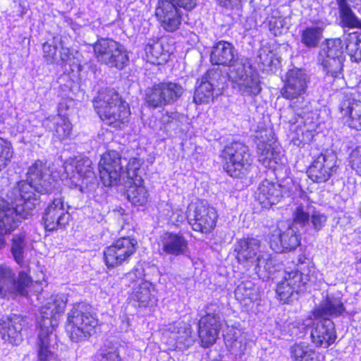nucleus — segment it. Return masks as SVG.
I'll use <instances>...</instances> for the list:
<instances>
[{
  "label": "nucleus",
  "instance_id": "obj_1",
  "mask_svg": "<svg viewBox=\"0 0 361 361\" xmlns=\"http://www.w3.org/2000/svg\"><path fill=\"white\" fill-rule=\"evenodd\" d=\"M56 184L47 162L37 160L29 167L27 180L18 182L8 194L11 202L0 197V249L6 245L5 235L16 228L22 219H27L39 204L35 192L51 193Z\"/></svg>",
  "mask_w": 361,
  "mask_h": 361
},
{
  "label": "nucleus",
  "instance_id": "obj_2",
  "mask_svg": "<svg viewBox=\"0 0 361 361\" xmlns=\"http://www.w3.org/2000/svg\"><path fill=\"white\" fill-rule=\"evenodd\" d=\"M142 163L137 157L122 159L118 152L109 151L102 156L99 162L100 180L105 187L116 185L123 180V183L129 184L127 190L129 202L135 206H144L148 201L149 194L139 174Z\"/></svg>",
  "mask_w": 361,
  "mask_h": 361
},
{
  "label": "nucleus",
  "instance_id": "obj_3",
  "mask_svg": "<svg viewBox=\"0 0 361 361\" xmlns=\"http://www.w3.org/2000/svg\"><path fill=\"white\" fill-rule=\"evenodd\" d=\"M210 61L213 65L230 67L229 73L224 75L244 98L253 99L261 92L257 72L247 58H238V52L231 43L224 40L215 43L211 50Z\"/></svg>",
  "mask_w": 361,
  "mask_h": 361
},
{
  "label": "nucleus",
  "instance_id": "obj_4",
  "mask_svg": "<svg viewBox=\"0 0 361 361\" xmlns=\"http://www.w3.org/2000/svg\"><path fill=\"white\" fill-rule=\"evenodd\" d=\"M234 252L240 265L247 270L252 269L263 281L270 279L281 269L276 255L264 250L260 240L256 238L238 240L234 245Z\"/></svg>",
  "mask_w": 361,
  "mask_h": 361
},
{
  "label": "nucleus",
  "instance_id": "obj_5",
  "mask_svg": "<svg viewBox=\"0 0 361 361\" xmlns=\"http://www.w3.org/2000/svg\"><path fill=\"white\" fill-rule=\"evenodd\" d=\"M67 303L65 295H51L41 307L38 319V361H54L56 355L51 343L55 335L53 332L58 326L59 319L64 312Z\"/></svg>",
  "mask_w": 361,
  "mask_h": 361
},
{
  "label": "nucleus",
  "instance_id": "obj_6",
  "mask_svg": "<svg viewBox=\"0 0 361 361\" xmlns=\"http://www.w3.org/2000/svg\"><path fill=\"white\" fill-rule=\"evenodd\" d=\"M93 105L103 122L114 128H122L129 121L128 104L113 89L99 91Z\"/></svg>",
  "mask_w": 361,
  "mask_h": 361
},
{
  "label": "nucleus",
  "instance_id": "obj_7",
  "mask_svg": "<svg viewBox=\"0 0 361 361\" xmlns=\"http://www.w3.org/2000/svg\"><path fill=\"white\" fill-rule=\"evenodd\" d=\"M308 82L309 78L302 69H290L286 75L281 92L283 98L291 102L290 106L298 116L295 121H290L292 123H306L305 114L310 111L309 102L305 99Z\"/></svg>",
  "mask_w": 361,
  "mask_h": 361
},
{
  "label": "nucleus",
  "instance_id": "obj_8",
  "mask_svg": "<svg viewBox=\"0 0 361 361\" xmlns=\"http://www.w3.org/2000/svg\"><path fill=\"white\" fill-rule=\"evenodd\" d=\"M68 107L67 101L60 102L58 106V114L46 117L42 122L36 120L35 114H30L28 118L21 120L23 124L18 123L17 130L22 133L31 132L39 137L42 133L35 132V128L40 123L47 130L53 132L54 137L60 140H64L70 136L72 130V125L65 114Z\"/></svg>",
  "mask_w": 361,
  "mask_h": 361
},
{
  "label": "nucleus",
  "instance_id": "obj_9",
  "mask_svg": "<svg viewBox=\"0 0 361 361\" xmlns=\"http://www.w3.org/2000/svg\"><path fill=\"white\" fill-rule=\"evenodd\" d=\"M90 310V305L79 302L68 312L66 331L73 342L87 341L95 334L98 319Z\"/></svg>",
  "mask_w": 361,
  "mask_h": 361
},
{
  "label": "nucleus",
  "instance_id": "obj_10",
  "mask_svg": "<svg viewBox=\"0 0 361 361\" xmlns=\"http://www.w3.org/2000/svg\"><path fill=\"white\" fill-rule=\"evenodd\" d=\"M92 165V161L82 155L67 159L63 167L70 181L69 186L78 188L82 193L94 192L98 186V181Z\"/></svg>",
  "mask_w": 361,
  "mask_h": 361
},
{
  "label": "nucleus",
  "instance_id": "obj_11",
  "mask_svg": "<svg viewBox=\"0 0 361 361\" xmlns=\"http://www.w3.org/2000/svg\"><path fill=\"white\" fill-rule=\"evenodd\" d=\"M259 161L266 167L276 170L279 166L284 165V157L281 147L276 143L271 129L264 128L255 135Z\"/></svg>",
  "mask_w": 361,
  "mask_h": 361
},
{
  "label": "nucleus",
  "instance_id": "obj_12",
  "mask_svg": "<svg viewBox=\"0 0 361 361\" xmlns=\"http://www.w3.org/2000/svg\"><path fill=\"white\" fill-rule=\"evenodd\" d=\"M224 171L231 177L240 178L249 171L252 159L248 147L233 141L227 145L221 152Z\"/></svg>",
  "mask_w": 361,
  "mask_h": 361
},
{
  "label": "nucleus",
  "instance_id": "obj_13",
  "mask_svg": "<svg viewBox=\"0 0 361 361\" xmlns=\"http://www.w3.org/2000/svg\"><path fill=\"white\" fill-rule=\"evenodd\" d=\"M344 44L341 38L329 39L319 51L317 61L326 76L334 79L343 78Z\"/></svg>",
  "mask_w": 361,
  "mask_h": 361
},
{
  "label": "nucleus",
  "instance_id": "obj_14",
  "mask_svg": "<svg viewBox=\"0 0 361 361\" xmlns=\"http://www.w3.org/2000/svg\"><path fill=\"white\" fill-rule=\"evenodd\" d=\"M311 271L312 269L309 268L305 269L301 274L295 270L284 271L283 279L276 287L279 300L283 303L289 302L292 298H295L299 292L304 290L306 284H314L316 278L314 277V273L310 274Z\"/></svg>",
  "mask_w": 361,
  "mask_h": 361
},
{
  "label": "nucleus",
  "instance_id": "obj_15",
  "mask_svg": "<svg viewBox=\"0 0 361 361\" xmlns=\"http://www.w3.org/2000/svg\"><path fill=\"white\" fill-rule=\"evenodd\" d=\"M184 92L178 82L164 81L154 84L145 90V102L149 106L161 108L176 102Z\"/></svg>",
  "mask_w": 361,
  "mask_h": 361
},
{
  "label": "nucleus",
  "instance_id": "obj_16",
  "mask_svg": "<svg viewBox=\"0 0 361 361\" xmlns=\"http://www.w3.org/2000/svg\"><path fill=\"white\" fill-rule=\"evenodd\" d=\"M224 324L220 306L217 303L207 305L205 315L201 317L198 324L199 338L203 348H209L216 343Z\"/></svg>",
  "mask_w": 361,
  "mask_h": 361
},
{
  "label": "nucleus",
  "instance_id": "obj_17",
  "mask_svg": "<svg viewBox=\"0 0 361 361\" xmlns=\"http://www.w3.org/2000/svg\"><path fill=\"white\" fill-rule=\"evenodd\" d=\"M31 282L30 276L25 271H20L16 278L9 266L0 264V298L8 299L16 295L26 296L27 288Z\"/></svg>",
  "mask_w": 361,
  "mask_h": 361
},
{
  "label": "nucleus",
  "instance_id": "obj_18",
  "mask_svg": "<svg viewBox=\"0 0 361 361\" xmlns=\"http://www.w3.org/2000/svg\"><path fill=\"white\" fill-rule=\"evenodd\" d=\"M217 218L216 209L205 201H199L188 207L187 220L195 231L210 233L216 226Z\"/></svg>",
  "mask_w": 361,
  "mask_h": 361
},
{
  "label": "nucleus",
  "instance_id": "obj_19",
  "mask_svg": "<svg viewBox=\"0 0 361 361\" xmlns=\"http://www.w3.org/2000/svg\"><path fill=\"white\" fill-rule=\"evenodd\" d=\"M226 80L227 76L222 74L219 68L209 70L196 82L193 97L195 103L201 104L213 100L214 92L223 89Z\"/></svg>",
  "mask_w": 361,
  "mask_h": 361
},
{
  "label": "nucleus",
  "instance_id": "obj_20",
  "mask_svg": "<svg viewBox=\"0 0 361 361\" xmlns=\"http://www.w3.org/2000/svg\"><path fill=\"white\" fill-rule=\"evenodd\" d=\"M267 237L270 248L279 253L291 251L300 245V235L290 224L282 222L272 226Z\"/></svg>",
  "mask_w": 361,
  "mask_h": 361
},
{
  "label": "nucleus",
  "instance_id": "obj_21",
  "mask_svg": "<svg viewBox=\"0 0 361 361\" xmlns=\"http://www.w3.org/2000/svg\"><path fill=\"white\" fill-rule=\"evenodd\" d=\"M145 269L141 264H137L133 269L123 279V282L133 287L131 298L139 302L140 306L148 305L154 291V286L149 281L145 280Z\"/></svg>",
  "mask_w": 361,
  "mask_h": 361
},
{
  "label": "nucleus",
  "instance_id": "obj_22",
  "mask_svg": "<svg viewBox=\"0 0 361 361\" xmlns=\"http://www.w3.org/2000/svg\"><path fill=\"white\" fill-rule=\"evenodd\" d=\"M137 240L130 237L120 238L106 247L103 253L105 264L108 268H114L129 260L135 252Z\"/></svg>",
  "mask_w": 361,
  "mask_h": 361
},
{
  "label": "nucleus",
  "instance_id": "obj_23",
  "mask_svg": "<svg viewBox=\"0 0 361 361\" xmlns=\"http://www.w3.org/2000/svg\"><path fill=\"white\" fill-rule=\"evenodd\" d=\"M183 6L169 0H159L155 8V16L161 27L166 32H174L180 29L183 21Z\"/></svg>",
  "mask_w": 361,
  "mask_h": 361
},
{
  "label": "nucleus",
  "instance_id": "obj_24",
  "mask_svg": "<svg viewBox=\"0 0 361 361\" xmlns=\"http://www.w3.org/2000/svg\"><path fill=\"white\" fill-rule=\"evenodd\" d=\"M69 207L65 204L62 197H54L46 208L43 222L47 231H53L64 228L69 222L71 215Z\"/></svg>",
  "mask_w": 361,
  "mask_h": 361
},
{
  "label": "nucleus",
  "instance_id": "obj_25",
  "mask_svg": "<svg viewBox=\"0 0 361 361\" xmlns=\"http://www.w3.org/2000/svg\"><path fill=\"white\" fill-rule=\"evenodd\" d=\"M337 169L336 155L332 152L321 153L309 166L307 173L314 183L327 181Z\"/></svg>",
  "mask_w": 361,
  "mask_h": 361
},
{
  "label": "nucleus",
  "instance_id": "obj_26",
  "mask_svg": "<svg viewBox=\"0 0 361 361\" xmlns=\"http://www.w3.org/2000/svg\"><path fill=\"white\" fill-rule=\"evenodd\" d=\"M317 319L311 327V340L315 346L327 348L335 343L337 337L334 324L329 318Z\"/></svg>",
  "mask_w": 361,
  "mask_h": 361
},
{
  "label": "nucleus",
  "instance_id": "obj_27",
  "mask_svg": "<svg viewBox=\"0 0 361 361\" xmlns=\"http://www.w3.org/2000/svg\"><path fill=\"white\" fill-rule=\"evenodd\" d=\"M22 329L23 318L19 314L4 315L0 319V336L4 342L19 345L23 341Z\"/></svg>",
  "mask_w": 361,
  "mask_h": 361
},
{
  "label": "nucleus",
  "instance_id": "obj_28",
  "mask_svg": "<svg viewBox=\"0 0 361 361\" xmlns=\"http://www.w3.org/2000/svg\"><path fill=\"white\" fill-rule=\"evenodd\" d=\"M160 253L178 257L184 255L188 250V241L181 233L166 232L161 236Z\"/></svg>",
  "mask_w": 361,
  "mask_h": 361
},
{
  "label": "nucleus",
  "instance_id": "obj_29",
  "mask_svg": "<svg viewBox=\"0 0 361 361\" xmlns=\"http://www.w3.org/2000/svg\"><path fill=\"white\" fill-rule=\"evenodd\" d=\"M281 186L267 180L262 181L255 192V199L265 209L278 204L282 199Z\"/></svg>",
  "mask_w": 361,
  "mask_h": 361
},
{
  "label": "nucleus",
  "instance_id": "obj_30",
  "mask_svg": "<svg viewBox=\"0 0 361 361\" xmlns=\"http://www.w3.org/2000/svg\"><path fill=\"white\" fill-rule=\"evenodd\" d=\"M166 331L171 334L177 343L184 348L191 346L196 339L195 334L192 331L191 325L183 320L168 324L166 326Z\"/></svg>",
  "mask_w": 361,
  "mask_h": 361
},
{
  "label": "nucleus",
  "instance_id": "obj_31",
  "mask_svg": "<svg viewBox=\"0 0 361 361\" xmlns=\"http://www.w3.org/2000/svg\"><path fill=\"white\" fill-rule=\"evenodd\" d=\"M340 109L343 116L348 117L349 127L361 130V101L346 96L342 101Z\"/></svg>",
  "mask_w": 361,
  "mask_h": 361
},
{
  "label": "nucleus",
  "instance_id": "obj_32",
  "mask_svg": "<svg viewBox=\"0 0 361 361\" xmlns=\"http://www.w3.org/2000/svg\"><path fill=\"white\" fill-rule=\"evenodd\" d=\"M345 311V307L340 296L332 295L327 296L321 305L314 309L313 314L315 318L337 317Z\"/></svg>",
  "mask_w": 361,
  "mask_h": 361
},
{
  "label": "nucleus",
  "instance_id": "obj_33",
  "mask_svg": "<svg viewBox=\"0 0 361 361\" xmlns=\"http://www.w3.org/2000/svg\"><path fill=\"white\" fill-rule=\"evenodd\" d=\"M312 209V207L306 198L302 197L300 200L295 202L292 207L293 223L290 226H293V228L297 226L301 228L310 226Z\"/></svg>",
  "mask_w": 361,
  "mask_h": 361
},
{
  "label": "nucleus",
  "instance_id": "obj_34",
  "mask_svg": "<svg viewBox=\"0 0 361 361\" xmlns=\"http://www.w3.org/2000/svg\"><path fill=\"white\" fill-rule=\"evenodd\" d=\"M290 355L293 361H323V356L306 341L295 343L290 348Z\"/></svg>",
  "mask_w": 361,
  "mask_h": 361
},
{
  "label": "nucleus",
  "instance_id": "obj_35",
  "mask_svg": "<svg viewBox=\"0 0 361 361\" xmlns=\"http://www.w3.org/2000/svg\"><path fill=\"white\" fill-rule=\"evenodd\" d=\"M148 62L153 64H161L168 61L170 51L166 49L163 43L159 40L149 41L145 47Z\"/></svg>",
  "mask_w": 361,
  "mask_h": 361
},
{
  "label": "nucleus",
  "instance_id": "obj_36",
  "mask_svg": "<svg viewBox=\"0 0 361 361\" xmlns=\"http://www.w3.org/2000/svg\"><path fill=\"white\" fill-rule=\"evenodd\" d=\"M119 42L110 39H98L93 45L94 54L98 62L106 66L111 62L112 53L116 52Z\"/></svg>",
  "mask_w": 361,
  "mask_h": 361
},
{
  "label": "nucleus",
  "instance_id": "obj_37",
  "mask_svg": "<svg viewBox=\"0 0 361 361\" xmlns=\"http://www.w3.org/2000/svg\"><path fill=\"white\" fill-rule=\"evenodd\" d=\"M325 26L323 21H318L306 27L301 32V42L307 48L317 47L322 38Z\"/></svg>",
  "mask_w": 361,
  "mask_h": 361
},
{
  "label": "nucleus",
  "instance_id": "obj_38",
  "mask_svg": "<svg viewBox=\"0 0 361 361\" xmlns=\"http://www.w3.org/2000/svg\"><path fill=\"white\" fill-rule=\"evenodd\" d=\"M235 297L242 305L249 306L259 298V293L250 281L240 283L235 290Z\"/></svg>",
  "mask_w": 361,
  "mask_h": 361
},
{
  "label": "nucleus",
  "instance_id": "obj_39",
  "mask_svg": "<svg viewBox=\"0 0 361 361\" xmlns=\"http://www.w3.org/2000/svg\"><path fill=\"white\" fill-rule=\"evenodd\" d=\"M343 27L361 29V20L355 16L346 0H336Z\"/></svg>",
  "mask_w": 361,
  "mask_h": 361
},
{
  "label": "nucleus",
  "instance_id": "obj_40",
  "mask_svg": "<svg viewBox=\"0 0 361 361\" xmlns=\"http://www.w3.org/2000/svg\"><path fill=\"white\" fill-rule=\"evenodd\" d=\"M256 62L260 71L269 73L276 68L279 60L271 50L267 47H262L258 51Z\"/></svg>",
  "mask_w": 361,
  "mask_h": 361
},
{
  "label": "nucleus",
  "instance_id": "obj_41",
  "mask_svg": "<svg viewBox=\"0 0 361 361\" xmlns=\"http://www.w3.org/2000/svg\"><path fill=\"white\" fill-rule=\"evenodd\" d=\"M269 29L274 36L286 32L289 27V19L281 16L279 10H274L268 17Z\"/></svg>",
  "mask_w": 361,
  "mask_h": 361
},
{
  "label": "nucleus",
  "instance_id": "obj_42",
  "mask_svg": "<svg viewBox=\"0 0 361 361\" xmlns=\"http://www.w3.org/2000/svg\"><path fill=\"white\" fill-rule=\"evenodd\" d=\"M345 49L354 61H361V33L354 32L345 38Z\"/></svg>",
  "mask_w": 361,
  "mask_h": 361
},
{
  "label": "nucleus",
  "instance_id": "obj_43",
  "mask_svg": "<svg viewBox=\"0 0 361 361\" xmlns=\"http://www.w3.org/2000/svg\"><path fill=\"white\" fill-rule=\"evenodd\" d=\"M26 245L23 233L14 235L11 240V252L15 262L20 267L24 264V253Z\"/></svg>",
  "mask_w": 361,
  "mask_h": 361
},
{
  "label": "nucleus",
  "instance_id": "obj_44",
  "mask_svg": "<svg viewBox=\"0 0 361 361\" xmlns=\"http://www.w3.org/2000/svg\"><path fill=\"white\" fill-rule=\"evenodd\" d=\"M61 40L54 37L42 45L43 56L47 64L59 63L57 51L60 48Z\"/></svg>",
  "mask_w": 361,
  "mask_h": 361
},
{
  "label": "nucleus",
  "instance_id": "obj_45",
  "mask_svg": "<svg viewBox=\"0 0 361 361\" xmlns=\"http://www.w3.org/2000/svg\"><path fill=\"white\" fill-rule=\"evenodd\" d=\"M116 51L112 53L108 66L110 68H116L118 70H122L128 66L129 63L128 52L126 47L119 43L116 47Z\"/></svg>",
  "mask_w": 361,
  "mask_h": 361
},
{
  "label": "nucleus",
  "instance_id": "obj_46",
  "mask_svg": "<svg viewBox=\"0 0 361 361\" xmlns=\"http://www.w3.org/2000/svg\"><path fill=\"white\" fill-rule=\"evenodd\" d=\"M13 154L11 142L0 137V171L4 170L11 163Z\"/></svg>",
  "mask_w": 361,
  "mask_h": 361
},
{
  "label": "nucleus",
  "instance_id": "obj_47",
  "mask_svg": "<svg viewBox=\"0 0 361 361\" xmlns=\"http://www.w3.org/2000/svg\"><path fill=\"white\" fill-rule=\"evenodd\" d=\"M310 323L305 324L300 321H295L284 324L283 326V334L289 335L291 337L302 338L305 334V329Z\"/></svg>",
  "mask_w": 361,
  "mask_h": 361
},
{
  "label": "nucleus",
  "instance_id": "obj_48",
  "mask_svg": "<svg viewBox=\"0 0 361 361\" xmlns=\"http://www.w3.org/2000/svg\"><path fill=\"white\" fill-rule=\"evenodd\" d=\"M120 347L118 344L105 346L99 355V361H121Z\"/></svg>",
  "mask_w": 361,
  "mask_h": 361
},
{
  "label": "nucleus",
  "instance_id": "obj_49",
  "mask_svg": "<svg viewBox=\"0 0 361 361\" xmlns=\"http://www.w3.org/2000/svg\"><path fill=\"white\" fill-rule=\"evenodd\" d=\"M326 216L316 210H312L310 217V226L315 231L318 232L323 228L326 222Z\"/></svg>",
  "mask_w": 361,
  "mask_h": 361
},
{
  "label": "nucleus",
  "instance_id": "obj_50",
  "mask_svg": "<svg viewBox=\"0 0 361 361\" xmlns=\"http://www.w3.org/2000/svg\"><path fill=\"white\" fill-rule=\"evenodd\" d=\"M349 162L352 169L358 175H361V145L352 150L349 157Z\"/></svg>",
  "mask_w": 361,
  "mask_h": 361
},
{
  "label": "nucleus",
  "instance_id": "obj_51",
  "mask_svg": "<svg viewBox=\"0 0 361 361\" xmlns=\"http://www.w3.org/2000/svg\"><path fill=\"white\" fill-rule=\"evenodd\" d=\"M171 209V214H167L171 221L178 224L187 219V214L182 209L173 207L171 204H167Z\"/></svg>",
  "mask_w": 361,
  "mask_h": 361
},
{
  "label": "nucleus",
  "instance_id": "obj_52",
  "mask_svg": "<svg viewBox=\"0 0 361 361\" xmlns=\"http://www.w3.org/2000/svg\"><path fill=\"white\" fill-rule=\"evenodd\" d=\"M58 61L59 63L56 64L61 66L66 64H71V54L70 52V49L68 47H64L62 42L61 43L59 48V55H58Z\"/></svg>",
  "mask_w": 361,
  "mask_h": 361
},
{
  "label": "nucleus",
  "instance_id": "obj_53",
  "mask_svg": "<svg viewBox=\"0 0 361 361\" xmlns=\"http://www.w3.org/2000/svg\"><path fill=\"white\" fill-rule=\"evenodd\" d=\"M310 259L307 257H306L303 255H299L298 259V268L295 271H298V274H301V272L305 269L309 268V269H312V271H311V273L310 274L311 275V274L314 273V277H315L317 279V273L315 271V268L313 266H310Z\"/></svg>",
  "mask_w": 361,
  "mask_h": 361
},
{
  "label": "nucleus",
  "instance_id": "obj_54",
  "mask_svg": "<svg viewBox=\"0 0 361 361\" xmlns=\"http://www.w3.org/2000/svg\"><path fill=\"white\" fill-rule=\"evenodd\" d=\"M173 1V4H176L183 6L185 11H191L196 6V0H169Z\"/></svg>",
  "mask_w": 361,
  "mask_h": 361
},
{
  "label": "nucleus",
  "instance_id": "obj_55",
  "mask_svg": "<svg viewBox=\"0 0 361 361\" xmlns=\"http://www.w3.org/2000/svg\"><path fill=\"white\" fill-rule=\"evenodd\" d=\"M242 0H217L219 4L225 8H233L238 5Z\"/></svg>",
  "mask_w": 361,
  "mask_h": 361
},
{
  "label": "nucleus",
  "instance_id": "obj_56",
  "mask_svg": "<svg viewBox=\"0 0 361 361\" xmlns=\"http://www.w3.org/2000/svg\"><path fill=\"white\" fill-rule=\"evenodd\" d=\"M358 268H360L361 269V259L360 260V262H358Z\"/></svg>",
  "mask_w": 361,
  "mask_h": 361
},
{
  "label": "nucleus",
  "instance_id": "obj_57",
  "mask_svg": "<svg viewBox=\"0 0 361 361\" xmlns=\"http://www.w3.org/2000/svg\"><path fill=\"white\" fill-rule=\"evenodd\" d=\"M359 212H360V214L361 215V202H360V207H359Z\"/></svg>",
  "mask_w": 361,
  "mask_h": 361
},
{
  "label": "nucleus",
  "instance_id": "obj_58",
  "mask_svg": "<svg viewBox=\"0 0 361 361\" xmlns=\"http://www.w3.org/2000/svg\"><path fill=\"white\" fill-rule=\"evenodd\" d=\"M295 227H296V229H298L299 226H295L294 228H295Z\"/></svg>",
  "mask_w": 361,
  "mask_h": 361
}]
</instances>
